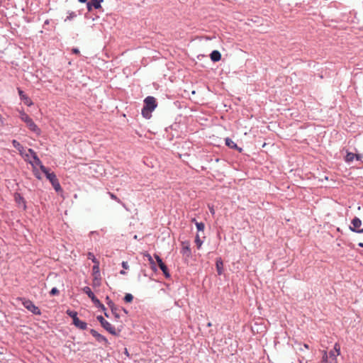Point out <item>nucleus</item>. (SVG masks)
<instances>
[{
    "instance_id": "51",
    "label": "nucleus",
    "mask_w": 363,
    "mask_h": 363,
    "mask_svg": "<svg viewBox=\"0 0 363 363\" xmlns=\"http://www.w3.org/2000/svg\"><path fill=\"white\" fill-rule=\"evenodd\" d=\"M210 211H211V212L212 213H214V211H213V208L210 209Z\"/></svg>"
},
{
    "instance_id": "1",
    "label": "nucleus",
    "mask_w": 363,
    "mask_h": 363,
    "mask_svg": "<svg viewBox=\"0 0 363 363\" xmlns=\"http://www.w3.org/2000/svg\"><path fill=\"white\" fill-rule=\"evenodd\" d=\"M157 106L156 99L154 96H148L144 99V105L142 108V116L146 118L150 119L152 117V112Z\"/></svg>"
},
{
    "instance_id": "26",
    "label": "nucleus",
    "mask_w": 363,
    "mask_h": 363,
    "mask_svg": "<svg viewBox=\"0 0 363 363\" xmlns=\"http://www.w3.org/2000/svg\"><path fill=\"white\" fill-rule=\"evenodd\" d=\"M51 184L57 192L62 191V189L57 179L53 181V182H52Z\"/></svg>"
},
{
    "instance_id": "5",
    "label": "nucleus",
    "mask_w": 363,
    "mask_h": 363,
    "mask_svg": "<svg viewBox=\"0 0 363 363\" xmlns=\"http://www.w3.org/2000/svg\"><path fill=\"white\" fill-rule=\"evenodd\" d=\"M23 306L29 311L35 315H40L41 311L40 308L36 306L33 301L25 298H21Z\"/></svg>"
},
{
    "instance_id": "47",
    "label": "nucleus",
    "mask_w": 363,
    "mask_h": 363,
    "mask_svg": "<svg viewBox=\"0 0 363 363\" xmlns=\"http://www.w3.org/2000/svg\"><path fill=\"white\" fill-rule=\"evenodd\" d=\"M104 315H105L106 318H109V317H110L109 314L106 312V310L105 311H104Z\"/></svg>"
},
{
    "instance_id": "21",
    "label": "nucleus",
    "mask_w": 363,
    "mask_h": 363,
    "mask_svg": "<svg viewBox=\"0 0 363 363\" xmlns=\"http://www.w3.org/2000/svg\"><path fill=\"white\" fill-rule=\"evenodd\" d=\"M73 325L81 330H86L87 328V323L79 320V318L75 320Z\"/></svg>"
},
{
    "instance_id": "19",
    "label": "nucleus",
    "mask_w": 363,
    "mask_h": 363,
    "mask_svg": "<svg viewBox=\"0 0 363 363\" xmlns=\"http://www.w3.org/2000/svg\"><path fill=\"white\" fill-rule=\"evenodd\" d=\"M216 267L218 274L221 275L223 272V262L221 257L216 258Z\"/></svg>"
},
{
    "instance_id": "48",
    "label": "nucleus",
    "mask_w": 363,
    "mask_h": 363,
    "mask_svg": "<svg viewBox=\"0 0 363 363\" xmlns=\"http://www.w3.org/2000/svg\"><path fill=\"white\" fill-rule=\"evenodd\" d=\"M80 3H86L88 0H78Z\"/></svg>"
},
{
    "instance_id": "29",
    "label": "nucleus",
    "mask_w": 363,
    "mask_h": 363,
    "mask_svg": "<svg viewBox=\"0 0 363 363\" xmlns=\"http://www.w3.org/2000/svg\"><path fill=\"white\" fill-rule=\"evenodd\" d=\"M133 298L134 297L131 294L127 293L123 297V301L127 303H130L133 301Z\"/></svg>"
},
{
    "instance_id": "32",
    "label": "nucleus",
    "mask_w": 363,
    "mask_h": 363,
    "mask_svg": "<svg viewBox=\"0 0 363 363\" xmlns=\"http://www.w3.org/2000/svg\"><path fill=\"white\" fill-rule=\"evenodd\" d=\"M363 155L361 153H354V159H356L357 161H359V164L361 165V167H363Z\"/></svg>"
},
{
    "instance_id": "46",
    "label": "nucleus",
    "mask_w": 363,
    "mask_h": 363,
    "mask_svg": "<svg viewBox=\"0 0 363 363\" xmlns=\"http://www.w3.org/2000/svg\"><path fill=\"white\" fill-rule=\"evenodd\" d=\"M120 274H122V275H125L126 274V272L123 269V270H121Z\"/></svg>"
},
{
    "instance_id": "7",
    "label": "nucleus",
    "mask_w": 363,
    "mask_h": 363,
    "mask_svg": "<svg viewBox=\"0 0 363 363\" xmlns=\"http://www.w3.org/2000/svg\"><path fill=\"white\" fill-rule=\"evenodd\" d=\"M106 301L108 306L111 308V313L113 315L116 320H118L120 318V314L118 313L119 308L108 296L106 297Z\"/></svg>"
},
{
    "instance_id": "49",
    "label": "nucleus",
    "mask_w": 363,
    "mask_h": 363,
    "mask_svg": "<svg viewBox=\"0 0 363 363\" xmlns=\"http://www.w3.org/2000/svg\"><path fill=\"white\" fill-rule=\"evenodd\" d=\"M358 245L360 247H363V242H359L358 244Z\"/></svg>"
},
{
    "instance_id": "4",
    "label": "nucleus",
    "mask_w": 363,
    "mask_h": 363,
    "mask_svg": "<svg viewBox=\"0 0 363 363\" xmlns=\"http://www.w3.org/2000/svg\"><path fill=\"white\" fill-rule=\"evenodd\" d=\"M97 320L100 323L101 325L110 334L118 336V333L116 332V328L111 325L102 315L96 317Z\"/></svg>"
},
{
    "instance_id": "2",
    "label": "nucleus",
    "mask_w": 363,
    "mask_h": 363,
    "mask_svg": "<svg viewBox=\"0 0 363 363\" xmlns=\"http://www.w3.org/2000/svg\"><path fill=\"white\" fill-rule=\"evenodd\" d=\"M19 118L26 124L28 128L35 133L36 135H40L41 134V130L38 128V126L34 123L33 119L24 112V111H19Z\"/></svg>"
},
{
    "instance_id": "41",
    "label": "nucleus",
    "mask_w": 363,
    "mask_h": 363,
    "mask_svg": "<svg viewBox=\"0 0 363 363\" xmlns=\"http://www.w3.org/2000/svg\"><path fill=\"white\" fill-rule=\"evenodd\" d=\"M35 176L37 179H41V177H40V174H39V172H36L35 173Z\"/></svg>"
},
{
    "instance_id": "31",
    "label": "nucleus",
    "mask_w": 363,
    "mask_h": 363,
    "mask_svg": "<svg viewBox=\"0 0 363 363\" xmlns=\"http://www.w3.org/2000/svg\"><path fill=\"white\" fill-rule=\"evenodd\" d=\"M195 242L196 244L197 248L200 249V247H201V245L203 244V241L200 238L199 233H197L196 237H195Z\"/></svg>"
},
{
    "instance_id": "11",
    "label": "nucleus",
    "mask_w": 363,
    "mask_h": 363,
    "mask_svg": "<svg viewBox=\"0 0 363 363\" xmlns=\"http://www.w3.org/2000/svg\"><path fill=\"white\" fill-rule=\"evenodd\" d=\"M20 99L28 106H31L33 103L32 100L23 92L21 88H17Z\"/></svg>"
},
{
    "instance_id": "42",
    "label": "nucleus",
    "mask_w": 363,
    "mask_h": 363,
    "mask_svg": "<svg viewBox=\"0 0 363 363\" xmlns=\"http://www.w3.org/2000/svg\"><path fill=\"white\" fill-rule=\"evenodd\" d=\"M124 354L127 356V357H129V352L128 351V350L126 348H125L124 350Z\"/></svg>"
},
{
    "instance_id": "53",
    "label": "nucleus",
    "mask_w": 363,
    "mask_h": 363,
    "mask_svg": "<svg viewBox=\"0 0 363 363\" xmlns=\"http://www.w3.org/2000/svg\"><path fill=\"white\" fill-rule=\"evenodd\" d=\"M78 13H78L79 15H81V11H79Z\"/></svg>"
},
{
    "instance_id": "37",
    "label": "nucleus",
    "mask_w": 363,
    "mask_h": 363,
    "mask_svg": "<svg viewBox=\"0 0 363 363\" xmlns=\"http://www.w3.org/2000/svg\"><path fill=\"white\" fill-rule=\"evenodd\" d=\"M121 266L124 269H128L129 268V265L127 262H122Z\"/></svg>"
},
{
    "instance_id": "27",
    "label": "nucleus",
    "mask_w": 363,
    "mask_h": 363,
    "mask_svg": "<svg viewBox=\"0 0 363 363\" xmlns=\"http://www.w3.org/2000/svg\"><path fill=\"white\" fill-rule=\"evenodd\" d=\"M196 227L198 231V233L204 232L205 224L203 222H196Z\"/></svg>"
},
{
    "instance_id": "15",
    "label": "nucleus",
    "mask_w": 363,
    "mask_h": 363,
    "mask_svg": "<svg viewBox=\"0 0 363 363\" xmlns=\"http://www.w3.org/2000/svg\"><path fill=\"white\" fill-rule=\"evenodd\" d=\"M340 354V346L338 343H335L334 345L333 350H330L329 352V357L330 359H337V356H338Z\"/></svg>"
},
{
    "instance_id": "12",
    "label": "nucleus",
    "mask_w": 363,
    "mask_h": 363,
    "mask_svg": "<svg viewBox=\"0 0 363 363\" xmlns=\"http://www.w3.org/2000/svg\"><path fill=\"white\" fill-rule=\"evenodd\" d=\"M41 171L45 174L46 178L50 183L57 179L56 174L53 172H50L49 168L45 166H41Z\"/></svg>"
},
{
    "instance_id": "3",
    "label": "nucleus",
    "mask_w": 363,
    "mask_h": 363,
    "mask_svg": "<svg viewBox=\"0 0 363 363\" xmlns=\"http://www.w3.org/2000/svg\"><path fill=\"white\" fill-rule=\"evenodd\" d=\"M83 291L85 293L88 297L91 300L93 303L99 308L101 309L103 311H106V307L103 303H101L99 299L94 295L91 289L89 286H84L83 288Z\"/></svg>"
},
{
    "instance_id": "24",
    "label": "nucleus",
    "mask_w": 363,
    "mask_h": 363,
    "mask_svg": "<svg viewBox=\"0 0 363 363\" xmlns=\"http://www.w3.org/2000/svg\"><path fill=\"white\" fill-rule=\"evenodd\" d=\"M66 313L70 317L72 318V324L74 323H75V320H77V319H79L78 316H77V312L75 311H72V310H67L66 311Z\"/></svg>"
},
{
    "instance_id": "13",
    "label": "nucleus",
    "mask_w": 363,
    "mask_h": 363,
    "mask_svg": "<svg viewBox=\"0 0 363 363\" xmlns=\"http://www.w3.org/2000/svg\"><path fill=\"white\" fill-rule=\"evenodd\" d=\"M182 248L181 250V253L186 257H190L191 256L190 242L189 241H184L182 242Z\"/></svg>"
},
{
    "instance_id": "20",
    "label": "nucleus",
    "mask_w": 363,
    "mask_h": 363,
    "mask_svg": "<svg viewBox=\"0 0 363 363\" xmlns=\"http://www.w3.org/2000/svg\"><path fill=\"white\" fill-rule=\"evenodd\" d=\"M210 58L212 62H217L221 59V54L218 50H213L210 54Z\"/></svg>"
},
{
    "instance_id": "6",
    "label": "nucleus",
    "mask_w": 363,
    "mask_h": 363,
    "mask_svg": "<svg viewBox=\"0 0 363 363\" xmlns=\"http://www.w3.org/2000/svg\"><path fill=\"white\" fill-rule=\"evenodd\" d=\"M154 257L158 264V266L160 267V269L162 270L164 276L167 278V279H169L170 278L171 275L169 274V269H168V267L163 262L162 259H161V257L157 255V254H155L154 255Z\"/></svg>"
},
{
    "instance_id": "33",
    "label": "nucleus",
    "mask_w": 363,
    "mask_h": 363,
    "mask_svg": "<svg viewBox=\"0 0 363 363\" xmlns=\"http://www.w3.org/2000/svg\"><path fill=\"white\" fill-rule=\"evenodd\" d=\"M108 195L110 196L111 199H113V200H115L116 202H118V203H121L122 204L123 206H124V203L121 201L120 199H118L116 195H115L113 193H111V192H108Z\"/></svg>"
},
{
    "instance_id": "8",
    "label": "nucleus",
    "mask_w": 363,
    "mask_h": 363,
    "mask_svg": "<svg viewBox=\"0 0 363 363\" xmlns=\"http://www.w3.org/2000/svg\"><path fill=\"white\" fill-rule=\"evenodd\" d=\"M93 284L94 286H99L101 284V277L100 274L99 264H94L92 267Z\"/></svg>"
},
{
    "instance_id": "25",
    "label": "nucleus",
    "mask_w": 363,
    "mask_h": 363,
    "mask_svg": "<svg viewBox=\"0 0 363 363\" xmlns=\"http://www.w3.org/2000/svg\"><path fill=\"white\" fill-rule=\"evenodd\" d=\"M354 160V153L347 151L346 156L345 157V161L347 163H350Z\"/></svg>"
},
{
    "instance_id": "30",
    "label": "nucleus",
    "mask_w": 363,
    "mask_h": 363,
    "mask_svg": "<svg viewBox=\"0 0 363 363\" xmlns=\"http://www.w3.org/2000/svg\"><path fill=\"white\" fill-rule=\"evenodd\" d=\"M87 258L91 259L94 264H99V261L95 257L94 255L92 252L87 253Z\"/></svg>"
},
{
    "instance_id": "36",
    "label": "nucleus",
    "mask_w": 363,
    "mask_h": 363,
    "mask_svg": "<svg viewBox=\"0 0 363 363\" xmlns=\"http://www.w3.org/2000/svg\"><path fill=\"white\" fill-rule=\"evenodd\" d=\"M72 52L73 54H75V55H79L80 54V51H79V50L77 48H73L72 49Z\"/></svg>"
},
{
    "instance_id": "45",
    "label": "nucleus",
    "mask_w": 363,
    "mask_h": 363,
    "mask_svg": "<svg viewBox=\"0 0 363 363\" xmlns=\"http://www.w3.org/2000/svg\"><path fill=\"white\" fill-rule=\"evenodd\" d=\"M191 222L194 223L196 225V222H198V221L196 220L195 218H191Z\"/></svg>"
},
{
    "instance_id": "50",
    "label": "nucleus",
    "mask_w": 363,
    "mask_h": 363,
    "mask_svg": "<svg viewBox=\"0 0 363 363\" xmlns=\"http://www.w3.org/2000/svg\"><path fill=\"white\" fill-rule=\"evenodd\" d=\"M303 347H304L305 348H306V349H308V345L307 344H304V345H303Z\"/></svg>"
},
{
    "instance_id": "40",
    "label": "nucleus",
    "mask_w": 363,
    "mask_h": 363,
    "mask_svg": "<svg viewBox=\"0 0 363 363\" xmlns=\"http://www.w3.org/2000/svg\"><path fill=\"white\" fill-rule=\"evenodd\" d=\"M354 233H363V228H358Z\"/></svg>"
},
{
    "instance_id": "52",
    "label": "nucleus",
    "mask_w": 363,
    "mask_h": 363,
    "mask_svg": "<svg viewBox=\"0 0 363 363\" xmlns=\"http://www.w3.org/2000/svg\"><path fill=\"white\" fill-rule=\"evenodd\" d=\"M208 327L211 326V323H208V325H207Z\"/></svg>"
},
{
    "instance_id": "17",
    "label": "nucleus",
    "mask_w": 363,
    "mask_h": 363,
    "mask_svg": "<svg viewBox=\"0 0 363 363\" xmlns=\"http://www.w3.org/2000/svg\"><path fill=\"white\" fill-rule=\"evenodd\" d=\"M352 225L350 226V230L352 232H354L356 231L358 228H359V227L361 226L362 225V220L357 218V217H354L352 220Z\"/></svg>"
},
{
    "instance_id": "16",
    "label": "nucleus",
    "mask_w": 363,
    "mask_h": 363,
    "mask_svg": "<svg viewBox=\"0 0 363 363\" xmlns=\"http://www.w3.org/2000/svg\"><path fill=\"white\" fill-rule=\"evenodd\" d=\"M14 200L18 206H23V209L26 208V201L21 194L16 192L14 194Z\"/></svg>"
},
{
    "instance_id": "34",
    "label": "nucleus",
    "mask_w": 363,
    "mask_h": 363,
    "mask_svg": "<svg viewBox=\"0 0 363 363\" xmlns=\"http://www.w3.org/2000/svg\"><path fill=\"white\" fill-rule=\"evenodd\" d=\"M59 294H60V291L56 287H53L50 291V295L52 296H57V295H59Z\"/></svg>"
},
{
    "instance_id": "44",
    "label": "nucleus",
    "mask_w": 363,
    "mask_h": 363,
    "mask_svg": "<svg viewBox=\"0 0 363 363\" xmlns=\"http://www.w3.org/2000/svg\"><path fill=\"white\" fill-rule=\"evenodd\" d=\"M328 363H337V359H331V360Z\"/></svg>"
},
{
    "instance_id": "9",
    "label": "nucleus",
    "mask_w": 363,
    "mask_h": 363,
    "mask_svg": "<svg viewBox=\"0 0 363 363\" xmlns=\"http://www.w3.org/2000/svg\"><path fill=\"white\" fill-rule=\"evenodd\" d=\"M104 0H90L86 2V8L89 11H91L93 9H101V3L103 2Z\"/></svg>"
},
{
    "instance_id": "38",
    "label": "nucleus",
    "mask_w": 363,
    "mask_h": 363,
    "mask_svg": "<svg viewBox=\"0 0 363 363\" xmlns=\"http://www.w3.org/2000/svg\"><path fill=\"white\" fill-rule=\"evenodd\" d=\"M28 151L32 157H33V155H37V153L31 148H28Z\"/></svg>"
},
{
    "instance_id": "22",
    "label": "nucleus",
    "mask_w": 363,
    "mask_h": 363,
    "mask_svg": "<svg viewBox=\"0 0 363 363\" xmlns=\"http://www.w3.org/2000/svg\"><path fill=\"white\" fill-rule=\"evenodd\" d=\"M12 145L13 147H15L21 155H23V151L24 150L23 146L16 140H12Z\"/></svg>"
},
{
    "instance_id": "35",
    "label": "nucleus",
    "mask_w": 363,
    "mask_h": 363,
    "mask_svg": "<svg viewBox=\"0 0 363 363\" xmlns=\"http://www.w3.org/2000/svg\"><path fill=\"white\" fill-rule=\"evenodd\" d=\"M328 357H329V355L328 354V353L326 352H325L323 356V358H322L321 363H328L329 362Z\"/></svg>"
},
{
    "instance_id": "23",
    "label": "nucleus",
    "mask_w": 363,
    "mask_h": 363,
    "mask_svg": "<svg viewBox=\"0 0 363 363\" xmlns=\"http://www.w3.org/2000/svg\"><path fill=\"white\" fill-rule=\"evenodd\" d=\"M33 160V162L30 161L29 163L32 165V166H34V165H37V166H39L40 169H41V166H44L41 162V160H40V158L38 157V156L37 155H33V157H32Z\"/></svg>"
},
{
    "instance_id": "43",
    "label": "nucleus",
    "mask_w": 363,
    "mask_h": 363,
    "mask_svg": "<svg viewBox=\"0 0 363 363\" xmlns=\"http://www.w3.org/2000/svg\"><path fill=\"white\" fill-rule=\"evenodd\" d=\"M121 310L125 313V314H128V310H126L125 308L122 307L121 308Z\"/></svg>"
},
{
    "instance_id": "28",
    "label": "nucleus",
    "mask_w": 363,
    "mask_h": 363,
    "mask_svg": "<svg viewBox=\"0 0 363 363\" xmlns=\"http://www.w3.org/2000/svg\"><path fill=\"white\" fill-rule=\"evenodd\" d=\"M67 13H68V16L64 20L65 22H66L67 21H72L77 16V13L74 11H68Z\"/></svg>"
},
{
    "instance_id": "39",
    "label": "nucleus",
    "mask_w": 363,
    "mask_h": 363,
    "mask_svg": "<svg viewBox=\"0 0 363 363\" xmlns=\"http://www.w3.org/2000/svg\"><path fill=\"white\" fill-rule=\"evenodd\" d=\"M49 23H50V20L49 19L45 20L44 22V24H43V28L45 29H46V26H48V25H49Z\"/></svg>"
},
{
    "instance_id": "18",
    "label": "nucleus",
    "mask_w": 363,
    "mask_h": 363,
    "mask_svg": "<svg viewBox=\"0 0 363 363\" xmlns=\"http://www.w3.org/2000/svg\"><path fill=\"white\" fill-rule=\"evenodd\" d=\"M143 256L147 258V260L150 265L151 269L154 272H157V268L156 264H155L154 259H152V256L150 255V254L148 253L147 252H145L143 253Z\"/></svg>"
},
{
    "instance_id": "10",
    "label": "nucleus",
    "mask_w": 363,
    "mask_h": 363,
    "mask_svg": "<svg viewBox=\"0 0 363 363\" xmlns=\"http://www.w3.org/2000/svg\"><path fill=\"white\" fill-rule=\"evenodd\" d=\"M89 332L91 334V335L94 337L99 342H104L105 345H108L109 344L107 338L105 336L99 333L94 329H91Z\"/></svg>"
},
{
    "instance_id": "14",
    "label": "nucleus",
    "mask_w": 363,
    "mask_h": 363,
    "mask_svg": "<svg viewBox=\"0 0 363 363\" xmlns=\"http://www.w3.org/2000/svg\"><path fill=\"white\" fill-rule=\"evenodd\" d=\"M225 145L228 146L229 148H231V149H233V150H236L239 152H242V148L238 147L237 145V144L233 140H231L229 138H225Z\"/></svg>"
}]
</instances>
